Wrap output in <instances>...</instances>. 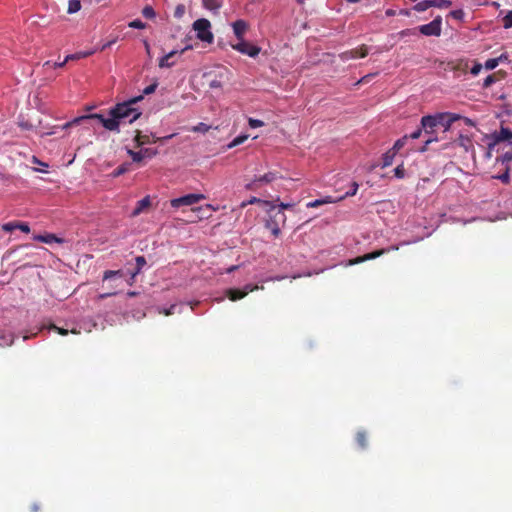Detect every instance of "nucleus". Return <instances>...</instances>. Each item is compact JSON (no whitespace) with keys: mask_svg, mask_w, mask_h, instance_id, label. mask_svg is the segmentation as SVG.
<instances>
[{"mask_svg":"<svg viewBox=\"0 0 512 512\" xmlns=\"http://www.w3.org/2000/svg\"><path fill=\"white\" fill-rule=\"evenodd\" d=\"M450 16H452L454 19L461 20L464 16V12L462 10H453L450 12Z\"/></svg>","mask_w":512,"mask_h":512,"instance_id":"obj_49","label":"nucleus"},{"mask_svg":"<svg viewBox=\"0 0 512 512\" xmlns=\"http://www.w3.org/2000/svg\"><path fill=\"white\" fill-rule=\"evenodd\" d=\"M2 229L6 232H12L17 229V222H8L2 225Z\"/></svg>","mask_w":512,"mask_h":512,"instance_id":"obj_43","label":"nucleus"},{"mask_svg":"<svg viewBox=\"0 0 512 512\" xmlns=\"http://www.w3.org/2000/svg\"><path fill=\"white\" fill-rule=\"evenodd\" d=\"M192 48H193V47H192V45L187 44L183 49H181V50H179V51H178V54H179V55H182L184 52H186V51H188V50H190V49H192Z\"/></svg>","mask_w":512,"mask_h":512,"instance_id":"obj_60","label":"nucleus"},{"mask_svg":"<svg viewBox=\"0 0 512 512\" xmlns=\"http://www.w3.org/2000/svg\"><path fill=\"white\" fill-rule=\"evenodd\" d=\"M337 200L332 198L331 196H327L323 199H316L314 201H311L309 203H307V207L308 208H315V207H318L320 205H323V204H327V203H334L336 202Z\"/></svg>","mask_w":512,"mask_h":512,"instance_id":"obj_19","label":"nucleus"},{"mask_svg":"<svg viewBox=\"0 0 512 512\" xmlns=\"http://www.w3.org/2000/svg\"><path fill=\"white\" fill-rule=\"evenodd\" d=\"M439 120V125L443 126L444 127V131H447L450 129L452 123L448 120V117L445 118V119H438Z\"/></svg>","mask_w":512,"mask_h":512,"instance_id":"obj_47","label":"nucleus"},{"mask_svg":"<svg viewBox=\"0 0 512 512\" xmlns=\"http://www.w3.org/2000/svg\"><path fill=\"white\" fill-rule=\"evenodd\" d=\"M206 197L204 194H187L184 196H181L179 198H174L170 201L171 207L178 209L183 206H193L200 202L201 200H204Z\"/></svg>","mask_w":512,"mask_h":512,"instance_id":"obj_5","label":"nucleus"},{"mask_svg":"<svg viewBox=\"0 0 512 512\" xmlns=\"http://www.w3.org/2000/svg\"><path fill=\"white\" fill-rule=\"evenodd\" d=\"M115 294H116V292H107V293L100 294L99 298L100 299H105V298L113 296Z\"/></svg>","mask_w":512,"mask_h":512,"instance_id":"obj_61","label":"nucleus"},{"mask_svg":"<svg viewBox=\"0 0 512 512\" xmlns=\"http://www.w3.org/2000/svg\"><path fill=\"white\" fill-rule=\"evenodd\" d=\"M262 202L261 199L257 198V197H251L247 202H243L242 203V206H246V205H249V204H255V203H260ZM264 204L266 205H271L268 201H263Z\"/></svg>","mask_w":512,"mask_h":512,"instance_id":"obj_45","label":"nucleus"},{"mask_svg":"<svg viewBox=\"0 0 512 512\" xmlns=\"http://www.w3.org/2000/svg\"><path fill=\"white\" fill-rule=\"evenodd\" d=\"M367 55V49L366 48H362L360 50H353V51H350L348 53H345L344 54V57L345 59H348V56L350 58H363Z\"/></svg>","mask_w":512,"mask_h":512,"instance_id":"obj_22","label":"nucleus"},{"mask_svg":"<svg viewBox=\"0 0 512 512\" xmlns=\"http://www.w3.org/2000/svg\"><path fill=\"white\" fill-rule=\"evenodd\" d=\"M128 26L130 28H134V29H144V28H146V24L144 22H142L141 20H139V19H135V20L129 22Z\"/></svg>","mask_w":512,"mask_h":512,"instance_id":"obj_33","label":"nucleus"},{"mask_svg":"<svg viewBox=\"0 0 512 512\" xmlns=\"http://www.w3.org/2000/svg\"><path fill=\"white\" fill-rule=\"evenodd\" d=\"M88 119H97L106 130L118 133V127H117V124H116L115 120L111 119V116L106 118L102 114H98V113L82 115V116L76 117L72 121L67 122L63 126V128L66 129V128L71 127L73 125H78L82 121L88 120Z\"/></svg>","mask_w":512,"mask_h":512,"instance_id":"obj_2","label":"nucleus"},{"mask_svg":"<svg viewBox=\"0 0 512 512\" xmlns=\"http://www.w3.org/2000/svg\"><path fill=\"white\" fill-rule=\"evenodd\" d=\"M286 221V216L281 210H276L275 205H270L269 219L267 220L266 227L271 230L274 236L280 234V226Z\"/></svg>","mask_w":512,"mask_h":512,"instance_id":"obj_3","label":"nucleus"},{"mask_svg":"<svg viewBox=\"0 0 512 512\" xmlns=\"http://www.w3.org/2000/svg\"><path fill=\"white\" fill-rule=\"evenodd\" d=\"M209 86L211 88H220L221 87V82L218 81V80H212L209 84Z\"/></svg>","mask_w":512,"mask_h":512,"instance_id":"obj_58","label":"nucleus"},{"mask_svg":"<svg viewBox=\"0 0 512 512\" xmlns=\"http://www.w3.org/2000/svg\"><path fill=\"white\" fill-rule=\"evenodd\" d=\"M258 289H263V286L260 287L258 285L247 284L243 290L228 289L226 291V295L230 300L236 301L245 297L249 292H253Z\"/></svg>","mask_w":512,"mask_h":512,"instance_id":"obj_9","label":"nucleus"},{"mask_svg":"<svg viewBox=\"0 0 512 512\" xmlns=\"http://www.w3.org/2000/svg\"><path fill=\"white\" fill-rule=\"evenodd\" d=\"M249 126L253 129L262 127L264 122L259 119L249 118L248 119Z\"/></svg>","mask_w":512,"mask_h":512,"instance_id":"obj_38","label":"nucleus"},{"mask_svg":"<svg viewBox=\"0 0 512 512\" xmlns=\"http://www.w3.org/2000/svg\"><path fill=\"white\" fill-rule=\"evenodd\" d=\"M407 139H408V135H405V136H403L401 139H398V140L395 142V144H394V146H393V148H392V150H393V152H394L395 154H396V153H397V152H398V151H399V150H400V149L405 145V143H406Z\"/></svg>","mask_w":512,"mask_h":512,"instance_id":"obj_31","label":"nucleus"},{"mask_svg":"<svg viewBox=\"0 0 512 512\" xmlns=\"http://www.w3.org/2000/svg\"><path fill=\"white\" fill-rule=\"evenodd\" d=\"M451 1L449 0H423L418 2L414 9L418 12H423L429 7H437V8H448L451 6Z\"/></svg>","mask_w":512,"mask_h":512,"instance_id":"obj_8","label":"nucleus"},{"mask_svg":"<svg viewBox=\"0 0 512 512\" xmlns=\"http://www.w3.org/2000/svg\"><path fill=\"white\" fill-rule=\"evenodd\" d=\"M395 153H386L383 157V167L390 166L392 164Z\"/></svg>","mask_w":512,"mask_h":512,"instance_id":"obj_36","label":"nucleus"},{"mask_svg":"<svg viewBox=\"0 0 512 512\" xmlns=\"http://www.w3.org/2000/svg\"><path fill=\"white\" fill-rule=\"evenodd\" d=\"M437 140H438L437 138H432V137L428 138V139L425 141L424 146L420 149V152H425V151L427 150V146H428L429 144H431L432 142H435V141H437Z\"/></svg>","mask_w":512,"mask_h":512,"instance_id":"obj_54","label":"nucleus"},{"mask_svg":"<svg viewBox=\"0 0 512 512\" xmlns=\"http://www.w3.org/2000/svg\"><path fill=\"white\" fill-rule=\"evenodd\" d=\"M210 126L205 123H198L197 125L193 126L190 130L192 132H199V133H206L210 130Z\"/></svg>","mask_w":512,"mask_h":512,"instance_id":"obj_27","label":"nucleus"},{"mask_svg":"<svg viewBox=\"0 0 512 512\" xmlns=\"http://www.w3.org/2000/svg\"><path fill=\"white\" fill-rule=\"evenodd\" d=\"M440 113L436 115H427L422 117L421 119V126L422 129H424L426 134H431L433 132V129L439 125Z\"/></svg>","mask_w":512,"mask_h":512,"instance_id":"obj_10","label":"nucleus"},{"mask_svg":"<svg viewBox=\"0 0 512 512\" xmlns=\"http://www.w3.org/2000/svg\"><path fill=\"white\" fill-rule=\"evenodd\" d=\"M157 84H151L143 90V94L149 95L156 90Z\"/></svg>","mask_w":512,"mask_h":512,"instance_id":"obj_53","label":"nucleus"},{"mask_svg":"<svg viewBox=\"0 0 512 512\" xmlns=\"http://www.w3.org/2000/svg\"><path fill=\"white\" fill-rule=\"evenodd\" d=\"M497 139L499 141H508L512 144V131L502 127L498 133Z\"/></svg>","mask_w":512,"mask_h":512,"instance_id":"obj_20","label":"nucleus"},{"mask_svg":"<svg viewBox=\"0 0 512 512\" xmlns=\"http://www.w3.org/2000/svg\"><path fill=\"white\" fill-rule=\"evenodd\" d=\"M204 8L217 13L219 9L222 7V2L220 0H202Z\"/></svg>","mask_w":512,"mask_h":512,"instance_id":"obj_17","label":"nucleus"},{"mask_svg":"<svg viewBox=\"0 0 512 512\" xmlns=\"http://www.w3.org/2000/svg\"><path fill=\"white\" fill-rule=\"evenodd\" d=\"M66 63H67V62H66V60H65V59H64L62 62H55V63H53V64H51V62H50V61H46V62L44 63V66H52V67H54V68H60V67H63Z\"/></svg>","mask_w":512,"mask_h":512,"instance_id":"obj_51","label":"nucleus"},{"mask_svg":"<svg viewBox=\"0 0 512 512\" xmlns=\"http://www.w3.org/2000/svg\"><path fill=\"white\" fill-rule=\"evenodd\" d=\"M123 276V273L121 270H117V271H113V270H107L104 272V275H103V280L104 281H107V280H110L114 277H122Z\"/></svg>","mask_w":512,"mask_h":512,"instance_id":"obj_26","label":"nucleus"},{"mask_svg":"<svg viewBox=\"0 0 512 512\" xmlns=\"http://www.w3.org/2000/svg\"><path fill=\"white\" fill-rule=\"evenodd\" d=\"M421 133H422V129H417L416 131H414L413 133H411L408 138H411V139H418L420 136H421Z\"/></svg>","mask_w":512,"mask_h":512,"instance_id":"obj_55","label":"nucleus"},{"mask_svg":"<svg viewBox=\"0 0 512 512\" xmlns=\"http://www.w3.org/2000/svg\"><path fill=\"white\" fill-rule=\"evenodd\" d=\"M503 27L509 29L512 27V10L509 11L503 18Z\"/></svg>","mask_w":512,"mask_h":512,"instance_id":"obj_34","label":"nucleus"},{"mask_svg":"<svg viewBox=\"0 0 512 512\" xmlns=\"http://www.w3.org/2000/svg\"><path fill=\"white\" fill-rule=\"evenodd\" d=\"M248 135L247 134H242V135H239L237 137H235L229 144H228V148H233V147H236L242 143H244L247 139H248Z\"/></svg>","mask_w":512,"mask_h":512,"instance_id":"obj_25","label":"nucleus"},{"mask_svg":"<svg viewBox=\"0 0 512 512\" xmlns=\"http://www.w3.org/2000/svg\"><path fill=\"white\" fill-rule=\"evenodd\" d=\"M135 261H136L137 268L134 272H132V279H135L136 275L140 273V271L146 264V259L144 256H137Z\"/></svg>","mask_w":512,"mask_h":512,"instance_id":"obj_23","label":"nucleus"},{"mask_svg":"<svg viewBox=\"0 0 512 512\" xmlns=\"http://www.w3.org/2000/svg\"><path fill=\"white\" fill-rule=\"evenodd\" d=\"M448 117V120L453 124L454 122L458 121L459 119H461V116L459 114H456V113H450V112H444V113H440V118L442 119H445Z\"/></svg>","mask_w":512,"mask_h":512,"instance_id":"obj_28","label":"nucleus"},{"mask_svg":"<svg viewBox=\"0 0 512 512\" xmlns=\"http://www.w3.org/2000/svg\"><path fill=\"white\" fill-rule=\"evenodd\" d=\"M157 151L149 148L141 149L140 151L128 150V154L134 162H140L144 158H151L156 155Z\"/></svg>","mask_w":512,"mask_h":512,"instance_id":"obj_12","label":"nucleus"},{"mask_svg":"<svg viewBox=\"0 0 512 512\" xmlns=\"http://www.w3.org/2000/svg\"><path fill=\"white\" fill-rule=\"evenodd\" d=\"M417 32H418V28L405 29V30H402L401 32H399V35L401 37L415 36V35H417Z\"/></svg>","mask_w":512,"mask_h":512,"instance_id":"obj_39","label":"nucleus"},{"mask_svg":"<svg viewBox=\"0 0 512 512\" xmlns=\"http://www.w3.org/2000/svg\"><path fill=\"white\" fill-rule=\"evenodd\" d=\"M193 30L196 32L197 38L202 41L211 44L214 40L213 33L211 32V23L205 19H197L193 25Z\"/></svg>","mask_w":512,"mask_h":512,"instance_id":"obj_4","label":"nucleus"},{"mask_svg":"<svg viewBox=\"0 0 512 512\" xmlns=\"http://www.w3.org/2000/svg\"><path fill=\"white\" fill-rule=\"evenodd\" d=\"M494 178L499 179V180H500V181H502L503 183H508V182H509V179H510L509 172H508V171H506V172H504V173H503V174H501V175L495 176Z\"/></svg>","mask_w":512,"mask_h":512,"instance_id":"obj_50","label":"nucleus"},{"mask_svg":"<svg viewBox=\"0 0 512 512\" xmlns=\"http://www.w3.org/2000/svg\"><path fill=\"white\" fill-rule=\"evenodd\" d=\"M144 45H145V49H146V52L149 54L150 53V45L147 41H144Z\"/></svg>","mask_w":512,"mask_h":512,"instance_id":"obj_64","label":"nucleus"},{"mask_svg":"<svg viewBox=\"0 0 512 512\" xmlns=\"http://www.w3.org/2000/svg\"><path fill=\"white\" fill-rule=\"evenodd\" d=\"M508 59L506 54H501L499 57L496 58L498 60V64L506 61Z\"/></svg>","mask_w":512,"mask_h":512,"instance_id":"obj_62","label":"nucleus"},{"mask_svg":"<svg viewBox=\"0 0 512 512\" xmlns=\"http://www.w3.org/2000/svg\"><path fill=\"white\" fill-rule=\"evenodd\" d=\"M141 99L142 96H139L128 101L118 103L108 111V115L111 116V119H114L117 124L118 132H120L121 124L133 123L141 116L142 112L134 107V105Z\"/></svg>","mask_w":512,"mask_h":512,"instance_id":"obj_1","label":"nucleus"},{"mask_svg":"<svg viewBox=\"0 0 512 512\" xmlns=\"http://www.w3.org/2000/svg\"><path fill=\"white\" fill-rule=\"evenodd\" d=\"M233 32L236 38L240 41L244 39V34L248 28L247 23L244 20H237L232 24Z\"/></svg>","mask_w":512,"mask_h":512,"instance_id":"obj_14","label":"nucleus"},{"mask_svg":"<svg viewBox=\"0 0 512 512\" xmlns=\"http://www.w3.org/2000/svg\"><path fill=\"white\" fill-rule=\"evenodd\" d=\"M90 55V53H75V54H70V55H67L65 57V60L66 62L70 61V60H76V59H80L81 57H86Z\"/></svg>","mask_w":512,"mask_h":512,"instance_id":"obj_41","label":"nucleus"},{"mask_svg":"<svg viewBox=\"0 0 512 512\" xmlns=\"http://www.w3.org/2000/svg\"><path fill=\"white\" fill-rule=\"evenodd\" d=\"M293 207V204L290 203H280L279 208L277 210H281L283 212L284 209H289Z\"/></svg>","mask_w":512,"mask_h":512,"instance_id":"obj_56","label":"nucleus"},{"mask_svg":"<svg viewBox=\"0 0 512 512\" xmlns=\"http://www.w3.org/2000/svg\"><path fill=\"white\" fill-rule=\"evenodd\" d=\"M34 239L43 243L51 244L53 242H60V239H58L53 234H47V235H36L34 236Z\"/></svg>","mask_w":512,"mask_h":512,"instance_id":"obj_21","label":"nucleus"},{"mask_svg":"<svg viewBox=\"0 0 512 512\" xmlns=\"http://www.w3.org/2000/svg\"><path fill=\"white\" fill-rule=\"evenodd\" d=\"M177 54H178V50H172L165 56L161 57L159 59V67L160 68H170V67L174 66L175 62L170 61V59Z\"/></svg>","mask_w":512,"mask_h":512,"instance_id":"obj_15","label":"nucleus"},{"mask_svg":"<svg viewBox=\"0 0 512 512\" xmlns=\"http://www.w3.org/2000/svg\"><path fill=\"white\" fill-rule=\"evenodd\" d=\"M0 346H9L13 343L14 341V335L13 334H8V335H2L0 337Z\"/></svg>","mask_w":512,"mask_h":512,"instance_id":"obj_30","label":"nucleus"},{"mask_svg":"<svg viewBox=\"0 0 512 512\" xmlns=\"http://www.w3.org/2000/svg\"><path fill=\"white\" fill-rule=\"evenodd\" d=\"M482 68H483L482 64L476 62L472 66L470 72H471L472 75L476 76V75H478L481 72Z\"/></svg>","mask_w":512,"mask_h":512,"instance_id":"obj_46","label":"nucleus"},{"mask_svg":"<svg viewBox=\"0 0 512 512\" xmlns=\"http://www.w3.org/2000/svg\"><path fill=\"white\" fill-rule=\"evenodd\" d=\"M176 307H177V305L173 304L168 309L162 308V307H158L157 309H158L159 313H162V314L168 316V315H171L174 313V310L176 309Z\"/></svg>","mask_w":512,"mask_h":512,"instance_id":"obj_37","label":"nucleus"},{"mask_svg":"<svg viewBox=\"0 0 512 512\" xmlns=\"http://www.w3.org/2000/svg\"><path fill=\"white\" fill-rule=\"evenodd\" d=\"M498 60H496V58H491V59H488L486 62H485V69L487 70H493L495 69L497 66H498Z\"/></svg>","mask_w":512,"mask_h":512,"instance_id":"obj_35","label":"nucleus"},{"mask_svg":"<svg viewBox=\"0 0 512 512\" xmlns=\"http://www.w3.org/2000/svg\"><path fill=\"white\" fill-rule=\"evenodd\" d=\"M150 205V198L149 196L144 197L140 201L137 202V206L132 212L133 216H138L145 208H147Z\"/></svg>","mask_w":512,"mask_h":512,"instance_id":"obj_18","label":"nucleus"},{"mask_svg":"<svg viewBox=\"0 0 512 512\" xmlns=\"http://www.w3.org/2000/svg\"><path fill=\"white\" fill-rule=\"evenodd\" d=\"M49 329H53V330L57 331L62 336H66V335H68V333H72V334H79L80 333V329H78L75 326L69 327V325H67V327L64 328V327H57V326L52 324V325L49 326Z\"/></svg>","mask_w":512,"mask_h":512,"instance_id":"obj_16","label":"nucleus"},{"mask_svg":"<svg viewBox=\"0 0 512 512\" xmlns=\"http://www.w3.org/2000/svg\"><path fill=\"white\" fill-rule=\"evenodd\" d=\"M278 178V174L276 172H268L263 176L256 177L253 181L246 184V189L252 190L257 187L258 183H270Z\"/></svg>","mask_w":512,"mask_h":512,"instance_id":"obj_11","label":"nucleus"},{"mask_svg":"<svg viewBox=\"0 0 512 512\" xmlns=\"http://www.w3.org/2000/svg\"><path fill=\"white\" fill-rule=\"evenodd\" d=\"M418 31L425 36H440L442 32L441 16H437L428 24L419 26Z\"/></svg>","mask_w":512,"mask_h":512,"instance_id":"obj_6","label":"nucleus"},{"mask_svg":"<svg viewBox=\"0 0 512 512\" xmlns=\"http://www.w3.org/2000/svg\"><path fill=\"white\" fill-rule=\"evenodd\" d=\"M185 13V6L183 4H179L176 6L174 11V16L176 18H182Z\"/></svg>","mask_w":512,"mask_h":512,"instance_id":"obj_40","label":"nucleus"},{"mask_svg":"<svg viewBox=\"0 0 512 512\" xmlns=\"http://www.w3.org/2000/svg\"><path fill=\"white\" fill-rule=\"evenodd\" d=\"M126 171H127V169H126V167H125V166H120V167H118V168L116 169V171H115V175H116V176H119V175H121V174L125 173Z\"/></svg>","mask_w":512,"mask_h":512,"instance_id":"obj_57","label":"nucleus"},{"mask_svg":"<svg viewBox=\"0 0 512 512\" xmlns=\"http://www.w3.org/2000/svg\"><path fill=\"white\" fill-rule=\"evenodd\" d=\"M390 250H398V246H393V247L388 248V249H381V250H378L376 252L368 253V254L364 255L363 257H358V258L350 261L348 265H353V264L361 263V262L366 261V260L375 259V258L383 255L384 253H386V252H388Z\"/></svg>","mask_w":512,"mask_h":512,"instance_id":"obj_13","label":"nucleus"},{"mask_svg":"<svg viewBox=\"0 0 512 512\" xmlns=\"http://www.w3.org/2000/svg\"><path fill=\"white\" fill-rule=\"evenodd\" d=\"M495 82V78L493 75H489L485 78L484 82H483V87L484 88H488L489 86H491L493 83Z\"/></svg>","mask_w":512,"mask_h":512,"instance_id":"obj_48","label":"nucleus"},{"mask_svg":"<svg viewBox=\"0 0 512 512\" xmlns=\"http://www.w3.org/2000/svg\"><path fill=\"white\" fill-rule=\"evenodd\" d=\"M17 229L21 230L24 233L30 232V227L26 223H19L17 222Z\"/></svg>","mask_w":512,"mask_h":512,"instance_id":"obj_52","label":"nucleus"},{"mask_svg":"<svg viewBox=\"0 0 512 512\" xmlns=\"http://www.w3.org/2000/svg\"><path fill=\"white\" fill-rule=\"evenodd\" d=\"M394 175L399 178V179H402L405 177V169H404V166L403 165H399L397 166L395 169H394Z\"/></svg>","mask_w":512,"mask_h":512,"instance_id":"obj_42","label":"nucleus"},{"mask_svg":"<svg viewBox=\"0 0 512 512\" xmlns=\"http://www.w3.org/2000/svg\"><path fill=\"white\" fill-rule=\"evenodd\" d=\"M81 9V2L79 0H69L67 12L74 14Z\"/></svg>","mask_w":512,"mask_h":512,"instance_id":"obj_24","label":"nucleus"},{"mask_svg":"<svg viewBox=\"0 0 512 512\" xmlns=\"http://www.w3.org/2000/svg\"><path fill=\"white\" fill-rule=\"evenodd\" d=\"M357 442L359 444V446L361 448H365L366 447V437H365V434L363 432H358L357 433Z\"/></svg>","mask_w":512,"mask_h":512,"instance_id":"obj_44","label":"nucleus"},{"mask_svg":"<svg viewBox=\"0 0 512 512\" xmlns=\"http://www.w3.org/2000/svg\"><path fill=\"white\" fill-rule=\"evenodd\" d=\"M116 42V39H113L111 41H108L107 43L103 44V46L101 47V50H105L107 49L108 47H110L112 44H114Z\"/></svg>","mask_w":512,"mask_h":512,"instance_id":"obj_59","label":"nucleus"},{"mask_svg":"<svg viewBox=\"0 0 512 512\" xmlns=\"http://www.w3.org/2000/svg\"><path fill=\"white\" fill-rule=\"evenodd\" d=\"M142 15L147 19H154L156 17L154 9L149 5L142 9Z\"/></svg>","mask_w":512,"mask_h":512,"instance_id":"obj_29","label":"nucleus"},{"mask_svg":"<svg viewBox=\"0 0 512 512\" xmlns=\"http://www.w3.org/2000/svg\"><path fill=\"white\" fill-rule=\"evenodd\" d=\"M32 162L35 163V164L43 165V167H48V165L46 163L41 162L35 156L32 158Z\"/></svg>","mask_w":512,"mask_h":512,"instance_id":"obj_63","label":"nucleus"},{"mask_svg":"<svg viewBox=\"0 0 512 512\" xmlns=\"http://www.w3.org/2000/svg\"><path fill=\"white\" fill-rule=\"evenodd\" d=\"M358 187H359L358 183L357 182H353L351 184V189L349 191H347L343 196L339 197L336 200L338 201V200H341V199H343L345 197H348V196H354L357 193V191H358Z\"/></svg>","mask_w":512,"mask_h":512,"instance_id":"obj_32","label":"nucleus"},{"mask_svg":"<svg viewBox=\"0 0 512 512\" xmlns=\"http://www.w3.org/2000/svg\"><path fill=\"white\" fill-rule=\"evenodd\" d=\"M231 47L234 50H236L242 54L248 55L252 58H255L261 51L260 47L255 46V45L245 41L244 39L240 40L236 44H232Z\"/></svg>","mask_w":512,"mask_h":512,"instance_id":"obj_7","label":"nucleus"}]
</instances>
